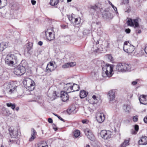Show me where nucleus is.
Segmentation results:
<instances>
[{"mask_svg":"<svg viewBox=\"0 0 147 147\" xmlns=\"http://www.w3.org/2000/svg\"><path fill=\"white\" fill-rule=\"evenodd\" d=\"M139 100L141 103L144 104H147V96L143 95L140 96L139 98Z\"/></svg>","mask_w":147,"mask_h":147,"instance_id":"aec40b11","label":"nucleus"},{"mask_svg":"<svg viewBox=\"0 0 147 147\" xmlns=\"http://www.w3.org/2000/svg\"><path fill=\"white\" fill-rule=\"evenodd\" d=\"M68 18L69 20L70 21H71L73 19V18L71 16L68 17Z\"/></svg>","mask_w":147,"mask_h":147,"instance_id":"8fccbe9b","label":"nucleus"},{"mask_svg":"<svg viewBox=\"0 0 147 147\" xmlns=\"http://www.w3.org/2000/svg\"><path fill=\"white\" fill-rule=\"evenodd\" d=\"M134 128L135 131H134V132L132 133V134H136L137 131L138 130V125H135Z\"/></svg>","mask_w":147,"mask_h":147,"instance_id":"e433bc0d","label":"nucleus"},{"mask_svg":"<svg viewBox=\"0 0 147 147\" xmlns=\"http://www.w3.org/2000/svg\"><path fill=\"white\" fill-rule=\"evenodd\" d=\"M31 136L29 140L30 142L33 141L36 138V136L37 134L36 130L34 128L31 129Z\"/></svg>","mask_w":147,"mask_h":147,"instance_id":"412c9836","label":"nucleus"},{"mask_svg":"<svg viewBox=\"0 0 147 147\" xmlns=\"http://www.w3.org/2000/svg\"><path fill=\"white\" fill-rule=\"evenodd\" d=\"M131 30L129 29H126L125 30V32L127 33H129L130 32Z\"/></svg>","mask_w":147,"mask_h":147,"instance_id":"c03bdc74","label":"nucleus"},{"mask_svg":"<svg viewBox=\"0 0 147 147\" xmlns=\"http://www.w3.org/2000/svg\"><path fill=\"white\" fill-rule=\"evenodd\" d=\"M108 2H109V4L111 5V6H112V7H113L114 6V5L112 3H111V2L110 1H108Z\"/></svg>","mask_w":147,"mask_h":147,"instance_id":"5fc2aeb1","label":"nucleus"},{"mask_svg":"<svg viewBox=\"0 0 147 147\" xmlns=\"http://www.w3.org/2000/svg\"><path fill=\"white\" fill-rule=\"evenodd\" d=\"M4 88L9 94H12L17 92V86L13 82L6 83L4 84Z\"/></svg>","mask_w":147,"mask_h":147,"instance_id":"7ed1b4c3","label":"nucleus"},{"mask_svg":"<svg viewBox=\"0 0 147 147\" xmlns=\"http://www.w3.org/2000/svg\"><path fill=\"white\" fill-rule=\"evenodd\" d=\"M60 97L62 101L65 102L68 99L69 96L67 92L62 91L61 92Z\"/></svg>","mask_w":147,"mask_h":147,"instance_id":"f3484780","label":"nucleus"},{"mask_svg":"<svg viewBox=\"0 0 147 147\" xmlns=\"http://www.w3.org/2000/svg\"><path fill=\"white\" fill-rule=\"evenodd\" d=\"M19 56H21V55L20 54H8L5 59V64L9 66H13L17 63L18 61L17 57Z\"/></svg>","mask_w":147,"mask_h":147,"instance_id":"f257e3e1","label":"nucleus"},{"mask_svg":"<svg viewBox=\"0 0 147 147\" xmlns=\"http://www.w3.org/2000/svg\"><path fill=\"white\" fill-rule=\"evenodd\" d=\"M7 4V0H0V9L6 6Z\"/></svg>","mask_w":147,"mask_h":147,"instance_id":"cd10ccee","label":"nucleus"},{"mask_svg":"<svg viewBox=\"0 0 147 147\" xmlns=\"http://www.w3.org/2000/svg\"><path fill=\"white\" fill-rule=\"evenodd\" d=\"M138 80H136L135 81H133L131 82L132 84L133 85H136L137 84L138 82Z\"/></svg>","mask_w":147,"mask_h":147,"instance_id":"37998d69","label":"nucleus"},{"mask_svg":"<svg viewBox=\"0 0 147 147\" xmlns=\"http://www.w3.org/2000/svg\"><path fill=\"white\" fill-rule=\"evenodd\" d=\"M56 67L55 62L53 61H51L48 64L46 71L47 72H50L54 71Z\"/></svg>","mask_w":147,"mask_h":147,"instance_id":"9b49d317","label":"nucleus"},{"mask_svg":"<svg viewBox=\"0 0 147 147\" xmlns=\"http://www.w3.org/2000/svg\"><path fill=\"white\" fill-rule=\"evenodd\" d=\"M53 129H54L55 131H56L57 129V128L54 127H53Z\"/></svg>","mask_w":147,"mask_h":147,"instance_id":"680f3d73","label":"nucleus"},{"mask_svg":"<svg viewBox=\"0 0 147 147\" xmlns=\"http://www.w3.org/2000/svg\"><path fill=\"white\" fill-rule=\"evenodd\" d=\"M123 1L124 3H128L129 2V0H123Z\"/></svg>","mask_w":147,"mask_h":147,"instance_id":"603ef678","label":"nucleus"},{"mask_svg":"<svg viewBox=\"0 0 147 147\" xmlns=\"http://www.w3.org/2000/svg\"><path fill=\"white\" fill-rule=\"evenodd\" d=\"M38 147H48V146L45 142H41L38 144Z\"/></svg>","mask_w":147,"mask_h":147,"instance_id":"473e14b6","label":"nucleus"},{"mask_svg":"<svg viewBox=\"0 0 147 147\" xmlns=\"http://www.w3.org/2000/svg\"><path fill=\"white\" fill-rule=\"evenodd\" d=\"M31 3L33 5H34L36 3V1L34 0H31Z\"/></svg>","mask_w":147,"mask_h":147,"instance_id":"de8ad7c7","label":"nucleus"},{"mask_svg":"<svg viewBox=\"0 0 147 147\" xmlns=\"http://www.w3.org/2000/svg\"><path fill=\"white\" fill-rule=\"evenodd\" d=\"M102 138L105 140H109L111 137L112 132L109 130H102L100 133Z\"/></svg>","mask_w":147,"mask_h":147,"instance_id":"1a4fd4ad","label":"nucleus"},{"mask_svg":"<svg viewBox=\"0 0 147 147\" xmlns=\"http://www.w3.org/2000/svg\"><path fill=\"white\" fill-rule=\"evenodd\" d=\"M100 24V22H96V23L95 25H99Z\"/></svg>","mask_w":147,"mask_h":147,"instance_id":"13d9d810","label":"nucleus"},{"mask_svg":"<svg viewBox=\"0 0 147 147\" xmlns=\"http://www.w3.org/2000/svg\"><path fill=\"white\" fill-rule=\"evenodd\" d=\"M138 143L140 144L144 145L147 144V137L146 136H143L138 141Z\"/></svg>","mask_w":147,"mask_h":147,"instance_id":"4be33fe9","label":"nucleus"},{"mask_svg":"<svg viewBox=\"0 0 147 147\" xmlns=\"http://www.w3.org/2000/svg\"><path fill=\"white\" fill-rule=\"evenodd\" d=\"M78 18H76V19H75V22H77L78 21Z\"/></svg>","mask_w":147,"mask_h":147,"instance_id":"052dcab7","label":"nucleus"},{"mask_svg":"<svg viewBox=\"0 0 147 147\" xmlns=\"http://www.w3.org/2000/svg\"><path fill=\"white\" fill-rule=\"evenodd\" d=\"M129 139H125L124 141L120 146L119 147H126L129 145Z\"/></svg>","mask_w":147,"mask_h":147,"instance_id":"b1692460","label":"nucleus"},{"mask_svg":"<svg viewBox=\"0 0 147 147\" xmlns=\"http://www.w3.org/2000/svg\"><path fill=\"white\" fill-rule=\"evenodd\" d=\"M72 84H73L69 83L65 85L64 87V90L67 91V92H71L72 89Z\"/></svg>","mask_w":147,"mask_h":147,"instance_id":"a211bd4d","label":"nucleus"},{"mask_svg":"<svg viewBox=\"0 0 147 147\" xmlns=\"http://www.w3.org/2000/svg\"><path fill=\"white\" fill-rule=\"evenodd\" d=\"M107 57L109 61H111L113 60V57L111 55H107Z\"/></svg>","mask_w":147,"mask_h":147,"instance_id":"4c0bfd02","label":"nucleus"},{"mask_svg":"<svg viewBox=\"0 0 147 147\" xmlns=\"http://www.w3.org/2000/svg\"><path fill=\"white\" fill-rule=\"evenodd\" d=\"M99 49V48H97L96 49H95V50H93V51H94L95 52H98V50Z\"/></svg>","mask_w":147,"mask_h":147,"instance_id":"864d4df0","label":"nucleus"},{"mask_svg":"<svg viewBox=\"0 0 147 147\" xmlns=\"http://www.w3.org/2000/svg\"><path fill=\"white\" fill-rule=\"evenodd\" d=\"M144 51L147 54V46L145 47Z\"/></svg>","mask_w":147,"mask_h":147,"instance_id":"6e6d98bb","label":"nucleus"},{"mask_svg":"<svg viewBox=\"0 0 147 147\" xmlns=\"http://www.w3.org/2000/svg\"><path fill=\"white\" fill-rule=\"evenodd\" d=\"M43 42H42L40 41L38 42V45L40 46H42V45Z\"/></svg>","mask_w":147,"mask_h":147,"instance_id":"3c124183","label":"nucleus"},{"mask_svg":"<svg viewBox=\"0 0 147 147\" xmlns=\"http://www.w3.org/2000/svg\"><path fill=\"white\" fill-rule=\"evenodd\" d=\"M62 67L64 69L69 67L68 63H65L62 66Z\"/></svg>","mask_w":147,"mask_h":147,"instance_id":"ea45409f","label":"nucleus"},{"mask_svg":"<svg viewBox=\"0 0 147 147\" xmlns=\"http://www.w3.org/2000/svg\"><path fill=\"white\" fill-rule=\"evenodd\" d=\"M75 107L74 106H72L71 108H69L67 110V112L68 113L70 114L72 113H75Z\"/></svg>","mask_w":147,"mask_h":147,"instance_id":"2f4dec72","label":"nucleus"},{"mask_svg":"<svg viewBox=\"0 0 147 147\" xmlns=\"http://www.w3.org/2000/svg\"><path fill=\"white\" fill-rule=\"evenodd\" d=\"M89 121L87 119H84L82 120V122L83 124H88Z\"/></svg>","mask_w":147,"mask_h":147,"instance_id":"a19ab883","label":"nucleus"},{"mask_svg":"<svg viewBox=\"0 0 147 147\" xmlns=\"http://www.w3.org/2000/svg\"><path fill=\"white\" fill-rule=\"evenodd\" d=\"M123 109L126 112H128L131 109L130 106L127 105H124L123 107Z\"/></svg>","mask_w":147,"mask_h":147,"instance_id":"c756f323","label":"nucleus"},{"mask_svg":"<svg viewBox=\"0 0 147 147\" xmlns=\"http://www.w3.org/2000/svg\"><path fill=\"white\" fill-rule=\"evenodd\" d=\"M141 20L139 18L132 20L131 19L128 20L127 22L128 26H134L135 28L139 27V23Z\"/></svg>","mask_w":147,"mask_h":147,"instance_id":"0eeeda50","label":"nucleus"},{"mask_svg":"<svg viewBox=\"0 0 147 147\" xmlns=\"http://www.w3.org/2000/svg\"><path fill=\"white\" fill-rule=\"evenodd\" d=\"M16 110L17 111H18L19 110V107H17L16 108Z\"/></svg>","mask_w":147,"mask_h":147,"instance_id":"bf43d9fd","label":"nucleus"},{"mask_svg":"<svg viewBox=\"0 0 147 147\" xmlns=\"http://www.w3.org/2000/svg\"><path fill=\"white\" fill-rule=\"evenodd\" d=\"M84 132L88 138L91 140H94V136L91 131L88 128H86L84 130Z\"/></svg>","mask_w":147,"mask_h":147,"instance_id":"ddd939ff","label":"nucleus"},{"mask_svg":"<svg viewBox=\"0 0 147 147\" xmlns=\"http://www.w3.org/2000/svg\"><path fill=\"white\" fill-rule=\"evenodd\" d=\"M135 49V47L128 42L125 41L124 42L123 49L125 52L130 54L132 53Z\"/></svg>","mask_w":147,"mask_h":147,"instance_id":"423d86ee","label":"nucleus"},{"mask_svg":"<svg viewBox=\"0 0 147 147\" xmlns=\"http://www.w3.org/2000/svg\"><path fill=\"white\" fill-rule=\"evenodd\" d=\"M92 99L94 100V101L93 102H91V99L89 100V103L92 104H94L98 102V101L99 99V98L95 95H94L92 96Z\"/></svg>","mask_w":147,"mask_h":147,"instance_id":"393cba45","label":"nucleus"},{"mask_svg":"<svg viewBox=\"0 0 147 147\" xmlns=\"http://www.w3.org/2000/svg\"><path fill=\"white\" fill-rule=\"evenodd\" d=\"M131 65L130 64L119 63L116 65V70L120 72L130 71L131 70Z\"/></svg>","mask_w":147,"mask_h":147,"instance_id":"20e7f679","label":"nucleus"},{"mask_svg":"<svg viewBox=\"0 0 147 147\" xmlns=\"http://www.w3.org/2000/svg\"><path fill=\"white\" fill-rule=\"evenodd\" d=\"M88 93L84 90L81 91L80 92V96L81 98H84L86 97Z\"/></svg>","mask_w":147,"mask_h":147,"instance_id":"bb28decb","label":"nucleus"},{"mask_svg":"<svg viewBox=\"0 0 147 147\" xmlns=\"http://www.w3.org/2000/svg\"><path fill=\"white\" fill-rule=\"evenodd\" d=\"M98 74V73L97 72H96V73H95V74H94V75H96V76H97Z\"/></svg>","mask_w":147,"mask_h":147,"instance_id":"338daca9","label":"nucleus"},{"mask_svg":"<svg viewBox=\"0 0 147 147\" xmlns=\"http://www.w3.org/2000/svg\"><path fill=\"white\" fill-rule=\"evenodd\" d=\"M8 46V43L6 42H2L0 44V51H3Z\"/></svg>","mask_w":147,"mask_h":147,"instance_id":"5701e85b","label":"nucleus"},{"mask_svg":"<svg viewBox=\"0 0 147 147\" xmlns=\"http://www.w3.org/2000/svg\"><path fill=\"white\" fill-rule=\"evenodd\" d=\"M113 65L107 64L102 68V76L104 77H111L113 74Z\"/></svg>","mask_w":147,"mask_h":147,"instance_id":"f03ea898","label":"nucleus"},{"mask_svg":"<svg viewBox=\"0 0 147 147\" xmlns=\"http://www.w3.org/2000/svg\"><path fill=\"white\" fill-rule=\"evenodd\" d=\"M58 118L60 120H61V121H63V119L61 117H60V116H58Z\"/></svg>","mask_w":147,"mask_h":147,"instance_id":"4d7b16f0","label":"nucleus"},{"mask_svg":"<svg viewBox=\"0 0 147 147\" xmlns=\"http://www.w3.org/2000/svg\"><path fill=\"white\" fill-rule=\"evenodd\" d=\"M96 118L98 122L100 123L103 122L105 119V115L102 113H97L96 114Z\"/></svg>","mask_w":147,"mask_h":147,"instance_id":"f8f14e48","label":"nucleus"},{"mask_svg":"<svg viewBox=\"0 0 147 147\" xmlns=\"http://www.w3.org/2000/svg\"><path fill=\"white\" fill-rule=\"evenodd\" d=\"M47 38L49 40H52L55 38L54 32L52 28L48 29L45 31Z\"/></svg>","mask_w":147,"mask_h":147,"instance_id":"9d476101","label":"nucleus"},{"mask_svg":"<svg viewBox=\"0 0 147 147\" xmlns=\"http://www.w3.org/2000/svg\"><path fill=\"white\" fill-rule=\"evenodd\" d=\"M114 11L116 12V13H117V8L114 5L113 7H112Z\"/></svg>","mask_w":147,"mask_h":147,"instance_id":"49530a36","label":"nucleus"},{"mask_svg":"<svg viewBox=\"0 0 147 147\" xmlns=\"http://www.w3.org/2000/svg\"><path fill=\"white\" fill-rule=\"evenodd\" d=\"M133 121L134 122L137 121L138 120V117L137 116H134L133 118Z\"/></svg>","mask_w":147,"mask_h":147,"instance_id":"79ce46f5","label":"nucleus"},{"mask_svg":"<svg viewBox=\"0 0 147 147\" xmlns=\"http://www.w3.org/2000/svg\"><path fill=\"white\" fill-rule=\"evenodd\" d=\"M53 114H54V115L55 116H57V117H58L59 116H58V115H57V114H54V113Z\"/></svg>","mask_w":147,"mask_h":147,"instance_id":"69168bd1","label":"nucleus"},{"mask_svg":"<svg viewBox=\"0 0 147 147\" xmlns=\"http://www.w3.org/2000/svg\"><path fill=\"white\" fill-rule=\"evenodd\" d=\"M86 147H90V146L89 145H87L86 146Z\"/></svg>","mask_w":147,"mask_h":147,"instance_id":"774afa93","label":"nucleus"},{"mask_svg":"<svg viewBox=\"0 0 147 147\" xmlns=\"http://www.w3.org/2000/svg\"><path fill=\"white\" fill-rule=\"evenodd\" d=\"M98 7L96 5H95L94 6H92L91 8L90 9V13H92V14H93L92 13V12L94 11V12L95 10H96L97 9H98Z\"/></svg>","mask_w":147,"mask_h":147,"instance_id":"72a5a7b5","label":"nucleus"},{"mask_svg":"<svg viewBox=\"0 0 147 147\" xmlns=\"http://www.w3.org/2000/svg\"><path fill=\"white\" fill-rule=\"evenodd\" d=\"M48 122L49 123H51L52 122H53V120H52V119L51 118H49V119H48Z\"/></svg>","mask_w":147,"mask_h":147,"instance_id":"09e8293b","label":"nucleus"},{"mask_svg":"<svg viewBox=\"0 0 147 147\" xmlns=\"http://www.w3.org/2000/svg\"><path fill=\"white\" fill-rule=\"evenodd\" d=\"M144 123L147 124V116L144 117Z\"/></svg>","mask_w":147,"mask_h":147,"instance_id":"a18cd8bd","label":"nucleus"},{"mask_svg":"<svg viewBox=\"0 0 147 147\" xmlns=\"http://www.w3.org/2000/svg\"><path fill=\"white\" fill-rule=\"evenodd\" d=\"M23 83L25 87L29 91H32L34 89L35 83L31 79L26 78L23 80Z\"/></svg>","mask_w":147,"mask_h":147,"instance_id":"39448f33","label":"nucleus"},{"mask_svg":"<svg viewBox=\"0 0 147 147\" xmlns=\"http://www.w3.org/2000/svg\"><path fill=\"white\" fill-rule=\"evenodd\" d=\"M1 16L4 18L8 19L11 18L13 16L9 12H7L6 10L1 13Z\"/></svg>","mask_w":147,"mask_h":147,"instance_id":"2eb2a0df","label":"nucleus"},{"mask_svg":"<svg viewBox=\"0 0 147 147\" xmlns=\"http://www.w3.org/2000/svg\"><path fill=\"white\" fill-rule=\"evenodd\" d=\"M102 15L103 18L105 20H110L113 18V16L108 11L104 12Z\"/></svg>","mask_w":147,"mask_h":147,"instance_id":"dca6fc26","label":"nucleus"},{"mask_svg":"<svg viewBox=\"0 0 147 147\" xmlns=\"http://www.w3.org/2000/svg\"><path fill=\"white\" fill-rule=\"evenodd\" d=\"M6 104L8 107H10L13 110L14 109L16 106L15 104L13 103L8 102Z\"/></svg>","mask_w":147,"mask_h":147,"instance_id":"c85d7f7f","label":"nucleus"},{"mask_svg":"<svg viewBox=\"0 0 147 147\" xmlns=\"http://www.w3.org/2000/svg\"><path fill=\"white\" fill-rule=\"evenodd\" d=\"M10 134L12 137L15 138L17 137L18 135V129L16 128H13L10 130Z\"/></svg>","mask_w":147,"mask_h":147,"instance_id":"6ab92c4d","label":"nucleus"},{"mask_svg":"<svg viewBox=\"0 0 147 147\" xmlns=\"http://www.w3.org/2000/svg\"><path fill=\"white\" fill-rule=\"evenodd\" d=\"M25 68L23 66L21 65L15 67L14 71V74L17 75H22L25 73Z\"/></svg>","mask_w":147,"mask_h":147,"instance_id":"6e6552de","label":"nucleus"},{"mask_svg":"<svg viewBox=\"0 0 147 147\" xmlns=\"http://www.w3.org/2000/svg\"><path fill=\"white\" fill-rule=\"evenodd\" d=\"M71 0H67V2H70L71 1Z\"/></svg>","mask_w":147,"mask_h":147,"instance_id":"0e129e2a","label":"nucleus"},{"mask_svg":"<svg viewBox=\"0 0 147 147\" xmlns=\"http://www.w3.org/2000/svg\"><path fill=\"white\" fill-rule=\"evenodd\" d=\"M59 1V0H51L50 4L52 6H55L57 4Z\"/></svg>","mask_w":147,"mask_h":147,"instance_id":"7c9ffc66","label":"nucleus"},{"mask_svg":"<svg viewBox=\"0 0 147 147\" xmlns=\"http://www.w3.org/2000/svg\"><path fill=\"white\" fill-rule=\"evenodd\" d=\"M80 134V131L78 130H76L74 133V135L75 137H77Z\"/></svg>","mask_w":147,"mask_h":147,"instance_id":"c9c22d12","label":"nucleus"},{"mask_svg":"<svg viewBox=\"0 0 147 147\" xmlns=\"http://www.w3.org/2000/svg\"><path fill=\"white\" fill-rule=\"evenodd\" d=\"M57 96V94H56V92L55 91L53 93V96H49L52 100H54L56 98Z\"/></svg>","mask_w":147,"mask_h":147,"instance_id":"f704fd0d","label":"nucleus"},{"mask_svg":"<svg viewBox=\"0 0 147 147\" xmlns=\"http://www.w3.org/2000/svg\"><path fill=\"white\" fill-rule=\"evenodd\" d=\"M99 41H98V40L96 42V45H97V44H99Z\"/></svg>","mask_w":147,"mask_h":147,"instance_id":"e2e57ef3","label":"nucleus"},{"mask_svg":"<svg viewBox=\"0 0 147 147\" xmlns=\"http://www.w3.org/2000/svg\"><path fill=\"white\" fill-rule=\"evenodd\" d=\"M115 93L113 90H111L108 94V98L110 101H113L115 99Z\"/></svg>","mask_w":147,"mask_h":147,"instance_id":"4468645a","label":"nucleus"},{"mask_svg":"<svg viewBox=\"0 0 147 147\" xmlns=\"http://www.w3.org/2000/svg\"><path fill=\"white\" fill-rule=\"evenodd\" d=\"M68 63L69 67H73L76 65V63L75 62H72Z\"/></svg>","mask_w":147,"mask_h":147,"instance_id":"58836bf2","label":"nucleus"},{"mask_svg":"<svg viewBox=\"0 0 147 147\" xmlns=\"http://www.w3.org/2000/svg\"><path fill=\"white\" fill-rule=\"evenodd\" d=\"M72 87V92L78 91L79 90V86L77 84H73Z\"/></svg>","mask_w":147,"mask_h":147,"instance_id":"a878e982","label":"nucleus"}]
</instances>
